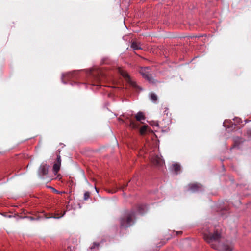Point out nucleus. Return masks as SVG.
<instances>
[{"instance_id":"1","label":"nucleus","mask_w":251,"mask_h":251,"mask_svg":"<svg viewBox=\"0 0 251 251\" xmlns=\"http://www.w3.org/2000/svg\"><path fill=\"white\" fill-rule=\"evenodd\" d=\"M203 235L204 240L212 248L219 251H232V245L229 242L221 244L222 236L220 229L205 228L203 229Z\"/></svg>"},{"instance_id":"2","label":"nucleus","mask_w":251,"mask_h":251,"mask_svg":"<svg viewBox=\"0 0 251 251\" xmlns=\"http://www.w3.org/2000/svg\"><path fill=\"white\" fill-rule=\"evenodd\" d=\"M136 220V213L133 210L125 211L120 218V227L127 228L133 226Z\"/></svg>"},{"instance_id":"3","label":"nucleus","mask_w":251,"mask_h":251,"mask_svg":"<svg viewBox=\"0 0 251 251\" xmlns=\"http://www.w3.org/2000/svg\"><path fill=\"white\" fill-rule=\"evenodd\" d=\"M86 73L88 76H91L99 78L100 77L106 76L107 72L104 68L94 67L92 68L86 70Z\"/></svg>"},{"instance_id":"4","label":"nucleus","mask_w":251,"mask_h":251,"mask_svg":"<svg viewBox=\"0 0 251 251\" xmlns=\"http://www.w3.org/2000/svg\"><path fill=\"white\" fill-rule=\"evenodd\" d=\"M139 72L144 78H152L151 70L150 67H142Z\"/></svg>"},{"instance_id":"5","label":"nucleus","mask_w":251,"mask_h":251,"mask_svg":"<svg viewBox=\"0 0 251 251\" xmlns=\"http://www.w3.org/2000/svg\"><path fill=\"white\" fill-rule=\"evenodd\" d=\"M79 72L80 71L79 70H73L72 71H68L65 73H63L61 75V78H69L76 76Z\"/></svg>"},{"instance_id":"6","label":"nucleus","mask_w":251,"mask_h":251,"mask_svg":"<svg viewBox=\"0 0 251 251\" xmlns=\"http://www.w3.org/2000/svg\"><path fill=\"white\" fill-rule=\"evenodd\" d=\"M61 163V156L59 155H58L57 156V159L53 166V171L55 174H57L59 171Z\"/></svg>"},{"instance_id":"7","label":"nucleus","mask_w":251,"mask_h":251,"mask_svg":"<svg viewBox=\"0 0 251 251\" xmlns=\"http://www.w3.org/2000/svg\"><path fill=\"white\" fill-rule=\"evenodd\" d=\"M49 166L46 164H42L40 165L39 169V174L40 175L45 176L48 174Z\"/></svg>"},{"instance_id":"8","label":"nucleus","mask_w":251,"mask_h":251,"mask_svg":"<svg viewBox=\"0 0 251 251\" xmlns=\"http://www.w3.org/2000/svg\"><path fill=\"white\" fill-rule=\"evenodd\" d=\"M188 190L191 191L192 192H196L202 188V185L198 183L190 184L188 186Z\"/></svg>"},{"instance_id":"9","label":"nucleus","mask_w":251,"mask_h":251,"mask_svg":"<svg viewBox=\"0 0 251 251\" xmlns=\"http://www.w3.org/2000/svg\"><path fill=\"white\" fill-rule=\"evenodd\" d=\"M151 161L152 163L156 166H161L163 164V160L158 155L152 157Z\"/></svg>"},{"instance_id":"10","label":"nucleus","mask_w":251,"mask_h":251,"mask_svg":"<svg viewBox=\"0 0 251 251\" xmlns=\"http://www.w3.org/2000/svg\"><path fill=\"white\" fill-rule=\"evenodd\" d=\"M118 72L125 78H130L128 74L123 68L121 67L118 68Z\"/></svg>"},{"instance_id":"11","label":"nucleus","mask_w":251,"mask_h":251,"mask_svg":"<svg viewBox=\"0 0 251 251\" xmlns=\"http://www.w3.org/2000/svg\"><path fill=\"white\" fill-rule=\"evenodd\" d=\"M130 48L134 50H142L140 43H137L136 42H132L131 43Z\"/></svg>"},{"instance_id":"12","label":"nucleus","mask_w":251,"mask_h":251,"mask_svg":"<svg viewBox=\"0 0 251 251\" xmlns=\"http://www.w3.org/2000/svg\"><path fill=\"white\" fill-rule=\"evenodd\" d=\"M129 126L131 128H132L133 129H136L138 127V125L134 120L131 119H129Z\"/></svg>"},{"instance_id":"13","label":"nucleus","mask_w":251,"mask_h":251,"mask_svg":"<svg viewBox=\"0 0 251 251\" xmlns=\"http://www.w3.org/2000/svg\"><path fill=\"white\" fill-rule=\"evenodd\" d=\"M127 185L128 184H126V185H124L120 186H118L116 185L115 188L113 190L111 191V192L112 193H116L118 191V190H121L124 191L125 189L127 187Z\"/></svg>"},{"instance_id":"14","label":"nucleus","mask_w":251,"mask_h":251,"mask_svg":"<svg viewBox=\"0 0 251 251\" xmlns=\"http://www.w3.org/2000/svg\"><path fill=\"white\" fill-rule=\"evenodd\" d=\"M136 120L138 121H140L141 120L145 119V116L143 113L141 112H138L137 115L135 116Z\"/></svg>"},{"instance_id":"15","label":"nucleus","mask_w":251,"mask_h":251,"mask_svg":"<svg viewBox=\"0 0 251 251\" xmlns=\"http://www.w3.org/2000/svg\"><path fill=\"white\" fill-rule=\"evenodd\" d=\"M244 141V140H243L242 138H236L234 141V147L239 146V145L241 143H243Z\"/></svg>"},{"instance_id":"16","label":"nucleus","mask_w":251,"mask_h":251,"mask_svg":"<svg viewBox=\"0 0 251 251\" xmlns=\"http://www.w3.org/2000/svg\"><path fill=\"white\" fill-rule=\"evenodd\" d=\"M173 169H174V171L175 172V173L176 174H178V172L180 171V169H181V167H180V165L178 164H177V163H175V164H173Z\"/></svg>"},{"instance_id":"17","label":"nucleus","mask_w":251,"mask_h":251,"mask_svg":"<svg viewBox=\"0 0 251 251\" xmlns=\"http://www.w3.org/2000/svg\"><path fill=\"white\" fill-rule=\"evenodd\" d=\"M65 214V211H64L63 213L61 214V216H59V214H56L54 216H52V214H51L50 216H46V218H59L60 217H62Z\"/></svg>"},{"instance_id":"18","label":"nucleus","mask_w":251,"mask_h":251,"mask_svg":"<svg viewBox=\"0 0 251 251\" xmlns=\"http://www.w3.org/2000/svg\"><path fill=\"white\" fill-rule=\"evenodd\" d=\"M147 128H148L147 126H144L142 127H141L139 130L140 134L142 135H144L147 131Z\"/></svg>"},{"instance_id":"19","label":"nucleus","mask_w":251,"mask_h":251,"mask_svg":"<svg viewBox=\"0 0 251 251\" xmlns=\"http://www.w3.org/2000/svg\"><path fill=\"white\" fill-rule=\"evenodd\" d=\"M151 99L154 102H155L157 100V96L154 93L151 94Z\"/></svg>"},{"instance_id":"20","label":"nucleus","mask_w":251,"mask_h":251,"mask_svg":"<svg viewBox=\"0 0 251 251\" xmlns=\"http://www.w3.org/2000/svg\"><path fill=\"white\" fill-rule=\"evenodd\" d=\"M129 83L134 88L138 87L136 83L132 81V79H128Z\"/></svg>"},{"instance_id":"21","label":"nucleus","mask_w":251,"mask_h":251,"mask_svg":"<svg viewBox=\"0 0 251 251\" xmlns=\"http://www.w3.org/2000/svg\"><path fill=\"white\" fill-rule=\"evenodd\" d=\"M90 197V193L89 192H86L84 194V200L86 201Z\"/></svg>"},{"instance_id":"22","label":"nucleus","mask_w":251,"mask_h":251,"mask_svg":"<svg viewBox=\"0 0 251 251\" xmlns=\"http://www.w3.org/2000/svg\"><path fill=\"white\" fill-rule=\"evenodd\" d=\"M247 134L251 138V129H249L247 132Z\"/></svg>"},{"instance_id":"23","label":"nucleus","mask_w":251,"mask_h":251,"mask_svg":"<svg viewBox=\"0 0 251 251\" xmlns=\"http://www.w3.org/2000/svg\"><path fill=\"white\" fill-rule=\"evenodd\" d=\"M27 218H28L29 219H30V220H34L35 219V218L31 217V216L27 217Z\"/></svg>"},{"instance_id":"24","label":"nucleus","mask_w":251,"mask_h":251,"mask_svg":"<svg viewBox=\"0 0 251 251\" xmlns=\"http://www.w3.org/2000/svg\"><path fill=\"white\" fill-rule=\"evenodd\" d=\"M99 83H100L99 82H97L96 84H93H93H92V85H96V86H99Z\"/></svg>"},{"instance_id":"25","label":"nucleus","mask_w":251,"mask_h":251,"mask_svg":"<svg viewBox=\"0 0 251 251\" xmlns=\"http://www.w3.org/2000/svg\"><path fill=\"white\" fill-rule=\"evenodd\" d=\"M182 233V231L176 232V234H181Z\"/></svg>"},{"instance_id":"26","label":"nucleus","mask_w":251,"mask_h":251,"mask_svg":"<svg viewBox=\"0 0 251 251\" xmlns=\"http://www.w3.org/2000/svg\"><path fill=\"white\" fill-rule=\"evenodd\" d=\"M155 126H159V124L158 123H156Z\"/></svg>"},{"instance_id":"27","label":"nucleus","mask_w":251,"mask_h":251,"mask_svg":"<svg viewBox=\"0 0 251 251\" xmlns=\"http://www.w3.org/2000/svg\"><path fill=\"white\" fill-rule=\"evenodd\" d=\"M148 80H149V82H151V80H152V79H148Z\"/></svg>"},{"instance_id":"28","label":"nucleus","mask_w":251,"mask_h":251,"mask_svg":"<svg viewBox=\"0 0 251 251\" xmlns=\"http://www.w3.org/2000/svg\"><path fill=\"white\" fill-rule=\"evenodd\" d=\"M142 208V207L141 206H140L139 207V210H140V208Z\"/></svg>"},{"instance_id":"29","label":"nucleus","mask_w":251,"mask_h":251,"mask_svg":"<svg viewBox=\"0 0 251 251\" xmlns=\"http://www.w3.org/2000/svg\"><path fill=\"white\" fill-rule=\"evenodd\" d=\"M64 79H62V81H63V83H65V82H64Z\"/></svg>"},{"instance_id":"30","label":"nucleus","mask_w":251,"mask_h":251,"mask_svg":"<svg viewBox=\"0 0 251 251\" xmlns=\"http://www.w3.org/2000/svg\"><path fill=\"white\" fill-rule=\"evenodd\" d=\"M102 62H104V59H103L102 60Z\"/></svg>"}]
</instances>
